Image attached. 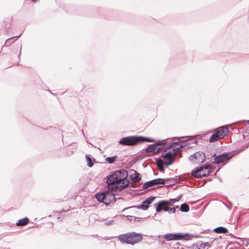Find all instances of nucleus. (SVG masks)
Returning a JSON list of instances; mask_svg holds the SVG:
<instances>
[{
  "label": "nucleus",
  "instance_id": "obj_1",
  "mask_svg": "<svg viewBox=\"0 0 249 249\" xmlns=\"http://www.w3.org/2000/svg\"><path fill=\"white\" fill-rule=\"evenodd\" d=\"M127 172L125 170L115 171L107 179V188L109 191H120L129 184L127 179Z\"/></svg>",
  "mask_w": 249,
  "mask_h": 249
},
{
  "label": "nucleus",
  "instance_id": "obj_2",
  "mask_svg": "<svg viewBox=\"0 0 249 249\" xmlns=\"http://www.w3.org/2000/svg\"><path fill=\"white\" fill-rule=\"evenodd\" d=\"M182 146L178 143H163L161 150V157L164 159L166 165H171L175 160V157Z\"/></svg>",
  "mask_w": 249,
  "mask_h": 249
},
{
  "label": "nucleus",
  "instance_id": "obj_3",
  "mask_svg": "<svg viewBox=\"0 0 249 249\" xmlns=\"http://www.w3.org/2000/svg\"><path fill=\"white\" fill-rule=\"evenodd\" d=\"M118 238L119 240L123 243L133 245L141 241L142 239V236L140 234L132 232L120 235Z\"/></svg>",
  "mask_w": 249,
  "mask_h": 249
},
{
  "label": "nucleus",
  "instance_id": "obj_4",
  "mask_svg": "<svg viewBox=\"0 0 249 249\" xmlns=\"http://www.w3.org/2000/svg\"><path fill=\"white\" fill-rule=\"evenodd\" d=\"M153 142L154 141L151 138L140 136H130L122 138L119 143L124 145H134L140 142Z\"/></svg>",
  "mask_w": 249,
  "mask_h": 249
},
{
  "label": "nucleus",
  "instance_id": "obj_5",
  "mask_svg": "<svg viewBox=\"0 0 249 249\" xmlns=\"http://www.w3.org/2000/svg\"><path fill=\"white\" fill-rule=\"evenodd\" d=\"M112 192L108 189V191L97 194L95 197L99 201L107 205H109L115 202L116 200L115 195Z\"/></svg>",
  "mask_w": 249,
  "mask_h": 249
},
{
  "label": "nucleus",
  "instance_id": "obj_6",
  "mask_svg": "<svg viewBox=\"0 0 249 249\" xmlns=\"http://www.w3.org/2000/svg\"><path fill=\"white\" fill-rule=\"evenodd\" d=\"M229 133V129L228 126H222L215 129L214 133L210 138V142H213L220 139H223Z\"/></svg>",
  "mask_w": 249,
  "mask_h": 249
},
{
  "label": "nucleus",
  "instance_id": "obj_7",
  "mask_svg": "<svg viewBox=\"0 0 249 249\" xmlns=\"http://www.w3.org/2000/svg\"><path fill=\"white\" fill-rule=\"evenodd\" d=\"M192 237L191 234L188 233H168L163 235V238L167 241L171 240H188Z\"/></svg>",
  "mask_w": 249,
  "mask_h": 249
},
{
  "label": "nucleus",
  "instance_id": "obj_8",
  "mask_svg": "<svg viewBox=\"0 0 249 249\" xmlns=\"http://www.w3.org/2000/svg\"><path fill=\"white\" fill-rule=\"evenodd\" d=\"M211 166L207 165L200 166L192 172V175L196 178H201L202 177L208 176L211 172Z\"/></svg>",
  "mask_w": 249,
  "mask_h": 249
},
{
  "label": "nucleus",
  "instance_id": "obj_9",
  "mask_svg": "<svg viewBox=\"0 0 249 249\" xmlns=\"http://www.w3.org/2000/svg\"><path fill=\"white\" fill-rule=\"evenodd\" d=\"M178 201V200L176 199H172L169 201L162 200L160 201L158 203L155 204L157 212H160L162 210L168 211L169 208L168 206L173 205L174 203Z\"/></svg>",
  "mask_w": 249,
  "mask_h": 249
},
{
  "label": "nucleus",
  "instance_id": "obj_10",
  "mask_svg": "<svg viewBox=\"0 0 249 249\" xmlns=\"http://www.w3.org/2000/svg\"><path fill=\"white\" fill-rule=\"evenodd\" d=\"M205 154L202 152H196L190 157V160L193 164H200L205 160Z\"/></svg>",
  "mask_w": 249,
  "mask_h": 249
},
{
  "label": "nucleus",
  "instance_id": "obj_11",
  "mask_svg": "<svg viewBox=\"0 0 249 249\" xmlns=\"http://www.w3.org/2000/svg\"><path fill=\"white\" fill-rule=\"evenodd\" d=\"M233 156V154L231 153H224L216 157L214 159V160L217 164L227 162L228 160L232 158Z\"/></svg>",
  "mask_w": 249,
  "mask_h": 249
},
{
  "label": "nucleus",
  "instance_id": "obj_12",
  "mask_svg": "<svg viewBox=\"0 0 249 249\" xmlns=\"http://www.w3.org/2000/svg\"><path fill=\"white\" fill-rule=\"evenodd\" d=\"M165 183V179L162 178H157L146 182L143 185V188L146 189L149 187L153 186L158 184H163Z\"/></svg>",
  "mask_w": 249,
  "mask_h": 249
},
{
  "label": "nucleus",
  "instance_id": "obj_13",
  "mask_svg": "<svg viewBox=\"0 0 249 249\" xmlns=\"http://www.w3.org/2000/svg\"><path fill=\"white\" fill-rule=\"evenodd\" d=\"M211 247V244L209 242H199L192 246V249H208Z\"/></svg>",
  "mask_w": 249,
  "mask_h": 249
},
{
  "label": "nucleus",
  "instance_id": "obj_14",
  "mask_svg": "<svg viewBox=\"0 0 249 249\" xmlns=\"http://www.w3.org/2000/svg\"><path fill=\"white\" fill-rule=\"evenodd\" d=\"M163 143L153 144L149 145L146 149V151L147 153H157L161 150Z\"/></svg>",
  "mask_w": 249,
  "mask_h": 249
},
{
  "label": "nucleus",
  "instance_id": "obj_15",
  "mask_svg": "<svg viewBox=\"0 0 249 249\" xmlns=\"http://www.w3.org/2000/svg\"><path fill=\"white\" fill-rule=\"evenodd\" d=\"M155 197L151 196L148 198L146 200L144 201L142 205H140L137 206V208L139 209H142L143 210H146L148 208L149 204H151L153 201L155 199Z\"/></svg>",
  "mask_w": 249,
  "mask_h": 249
},
{
  "label": "nucleus",
  "instance_id": "obj_16",
  "mask_svg": "<svg viewBox=\"0 0 249 249\" xmlns=\"http://www.w3.org/2000/svg\"><path fill=\"white\" fill-rule=\"evenodd\" d=\"M29 221V219L27 217H25L23 219H19L16 225L18 226H23L27 225Z\"/></svg>",
  "mask_w": 249,
  "mask_h": 249
},
{
  "label": "nucleus",
  "instance_id": "obj_17",
  "mask_svg": "<svg viewBox=\"0 0 249 249\" xmlns=\"http://www.w3.org/2000/svg\"><path fill=\"white\" fill-rule=\"evenodd\" d=\"M214 231L217 233H226L228 231L226 228L223 227H219L215 228Z\"/></svg>",
  "mask_w": 249,
  "mask_h": 249
},
{
  "label": "nucleus",
  "instance_id": "obj_18",
  "mask_svg": "<svg viewBox=\"0 0 249 249\" xmlns=\"http://www.w3.org/2000/svg\"><path fill=\"white\" fill-rule=\"evenodd\" d=\"M141 178L140 174L136 172H135L134 174L131 175V179L134 182H138L140 180Z\"/></svg>",
  "mask_w": 249,
  "mask_h": 249
},
{
  "label": "nucleus",
  "instance_id": "obj_19",
  "mask_svg": "<svg viewBox=\"0 0 249 249\" xmlns=\"http://www.w3.org/2000/svg\"><path fill=\"white\" fill-rule=\"evenodd\" d=\"M180 210L182 212H187L189 211V207L187 204H182L180 207Z\"/></svg>",
  "mask_w": 249,
  "mask_h": 249
},
{
  "label": "nucleus",
  "instance_id": "obj_20",
  "mask_svg": "<svg viewBox=\"0 0 249 249\" xmlns=\"http://www.w3.org/2000/svg\"><path fill=\"white\" fill-rule=\"evenodd\" d=\"M157 166L160 171H163L164 168L163 167V163L162 160H158L157 161Z\"/></svg>",
  "mask_w": 249,
  "mask_h": 249
},
{
  "label": "nucleus",
  "instance_id": "obj_21",
  "mask_svg": "<svg viewBox=\"0 0 249 249\" xmlns=\"http://www.w3.org/2000/svg\"><path fill=\"white\" fill-rule=\"evenodd\" d=\"M86 159L87 161L88 165L89 167H91L93 166V163L91 159L88 156H86Z\"/></svg>",
  "mask_w": 249,
  "mask_h": 249
},
{
  "label": "nucleus",
  "instance_id": "obj_22",
  "mask_svg": "<svg viewBox=\"0 0 249 249\" xmlns=\"http://www.w3.org/2000/svg\"><path fill=\"white\" fill-rule=\"evenodd\" d=\"M117 158V156H113V157H108V158L106 159V160L108 163H112L114 161H115V160H116Z\"/></svg>",
  "mask_w": 249,
  "mask_h": 249
},
{
  "label": "nucleus",
  "instance_id": "obj_23",
  "mask_svg": "<svg viewBox=\"0 0 249 249\" xmlns=\"http://www.w3.org/2000/svg\"><path fill=\"white\" fill-rule=\"evenodd\" d=\"M176 212V208H172L169 210L170 213H174Z\"/></svg>",
  "mask_w": 249,
  "mask_h": 249
},
{
  "label": "nucleus",
  "instance_id": "obj_24",
  "mask_svg": "<svg viewBox=\"0 0 249 249\" xmlns=\"http://www.w3.org/2000/svg\"><path fill=\"white\" fill-rule=\"evenodd\" d=\"M86 90H87V89L86 88H84L82 89V91L83 92H85L86 91Z\"/></svg>",
  "mask_w": 249,
  "mask_h": 249
}]
</instances>
